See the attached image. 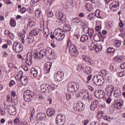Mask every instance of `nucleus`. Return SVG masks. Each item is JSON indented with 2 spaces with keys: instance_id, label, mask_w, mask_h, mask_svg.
<instances>
[{
  "instance_id": "nucleus-1",
  "label": "nucleus",
  "mask_w": 125,
  "mask_h": 125,
  "mask_svg": "<svg viewBox=\"0 0 125 125\" xmlns=\"http://www.w3.org/2000/svg\"><path fill=\"white\" fill-rule=\"evenodd\" d=\"M65 38V32L62 30L61 28L56 29L53 33V34L51 35V38L54 40L56 39L57 41L61 42V41H63Z\"/></svg>"
},
{
  "instance_id": "nucleus-2",
  "label": "nucleus",
  "mask_w": 125,
  "mask_h": 125,
  "mask_svg": "<svg viewBox=\"0 0 125 125\" xmlns=\"http://www.w3.org/2000/svg\"><path fill=\"white\" fill-rule=\"evenodd\" d=\"M15 79L17 83L20 82V83L23 85H26L28 82V78L25 76H23V72L22 71H20L18 72V74L15 76Z\"/></svg>"
},
{
  "instance_id": "nucleus-3",
  "label": "nucleus",
  "mask_w": 125,
  "mask_h": 125,
  "mask_svg": "<svg viewBox=\"0 0 125 125\" xmlns=\"http://www.w3.org/2000/svg\"><path fill=\"white\" fill-rule=\"evenodd\" d=\"M79 88H80V85L75 82H71L67 84V89L70 93H74L79 90Z\"/></svg>"
},
{
  "instance_id": "nucleus-4",
  "label": "nucleus",
  "mask_w": 125,
  "mask_h": 125,
  "mask_svg": "<svg viewBox=\"0 0 125 125\" xmlns=\"http://www.w3.org/2000/svg\"><path fill=\"white\" fill-rule=\"evenodd\" d=\"M23 98L26 102H31L34 99V92L30 90L25 91L23 93Z\"/></svg>"
},
{
  "instance_id": "nucleus-5",
  "label": "nucleus",
  "mask_w": 125,
  "mask_h": 125,
  "mask_svg": "<svg viewBox=\"0 0 125 125\" xmlns=\"http://www.w3.org/2000/svg\"><path fill=\"white\" fill-rule=\"evenodd\" d=\"M104 82H105L104 77L102 76H96L93 78V83L96 84V85H98L99 86L103 85Z\"/></svg>"
},
{
  "instance_id": "nucleus-6",
  "label": "nucleus",
  "mask_w": 125,
  "mask_h": 125,
  "mask_svg": "<svg viewBox=\"0 0 125 125\" xmlns=\"http://www.w3.org/2000/svg\"><path fill=\"white\" fill-rule=\"evenodd\" d=\"M69 53L72 57H77L79 54V52L77 50V47L75 44H71L69 46Z\"/></svg>"
},
{
  "instance_id": "nucleus-7",
  "label": "nucleus",
  "mask_w": 125,
  "mask_h": 125,
  "mask_svg": "<svg viewBox=\"0 0 125 125\" xmlns=\"http://www.w3.org/2000/svg\"><path fill=\"white\" fill-rule=\"evenodd\" d=\"M54 79L56 82H61L64 79V72L59 71L54 74Z\"/></svg>"
},
{
  "instance_id": "nucleus-8",
  "label": "nucleus",
  "mask_w": 125,
  "mask_h": 125,
  "mask_svg": "<svg viewBox=\"0 0 125 125\" xmlns=\"http://www.w3.org/2000/svg\"><path fill=\"white\" fill-rule=\"evenodd\" d=\"M12 47L14 51L17 53H19V52H21V51L23 50V46L19 42H14L13 44Z\"/></svg>"
},
{
  "instance_id": "nucleus-9",
  "label": "nucleus",
  "mask_w": 125,
  "mask_h": 125,
  "mask_svg": "<svg viewBox=\"0 0 125 125\" xmlns=\"http://www.w3.org/2000/svg\"><path fill=\"white\" fill-rule=\"evenodd\" d=\"M65 116L62 114H59L56 118V123L58 125H63L65 124Z\"/></svg>"
},
{
  "instance_id": "nucleus-10",
  "label": "nucleus",
  "mask_w": 125,
  "mask_h": 125,
  "mask_svg": "<svg viewBox=\"0 0 125 125\" xmlns=\"http://www.w3.org/2000/svg\"><path fill=\"white\" fill-rule=\"evenodd\" d=\"M74 109L76 111L81 112L84 109V104L82 102L78 101L74 104Z\"/></svg>"
},
{
  "instance_id": "nucleus-11",
  "label": "nucleus",
  "mask_w": 125,
  "mask_h": 125,
  "mask_svg": "<svg viewBox=\"0 0 125 125\" xmlns=\"http://www.w3.org/2000/svg\"><path fill=\"white\" fill-rule=\"evenodd\" d=\"M5 109H7V111L9 113L10 115H12V116H15L16 115V108H15V106L10 105H5Z\"/></svg>"
},
{
  "instance_id": "nucleus-12",
  "label": "nucleus",
  "mask_w": 125,
  "mask_h": 125,
  "mask_svg": "<svg viewBox=\"0 0 125 125\" xmlns=\"http://www.w3.org/2000/svg\"><path fill=\"white\" fill-rule=\"evenodd\" d=\"M124 105V101L121 99H118L114 101L113 106L115 109L120 110Z\"/></svg>"
},
{
  "instance_id": "nucleus-13",
  "label": "nucleus",
  "mask_w": 125,
  "mask_h": 125,
  "mask_svg": "<svg viewBox=\"0 0 125 125\" xmlns=\"http://www.w3.org/2000/svg\"><path fill=\"white\" fill-rule=\"evenodd\" d=\"M94 96L98 99H102L105 97L106 93L103 90L95 91L94 93Z\"/></svg>"
},
{
  "instance_id": "nucleus-14",
  "label": "nucleus",
  "mask_w": 125,
  "mask_h": 125,
  "mask_svg": "<svg viewBox=\"0 0 125 125\" xmlns=\"http://www.w3.org/2000/svg\"><path fill=\"white\" fill-rule=\"evenodd\" d=\"M33 54H34L33 52H32V53L28 52L27 54L25 62L28 66H31V65H32V62L33 61Z\"/></svg>"
},
{
  "instance_id": "nucleus-15",
  "label": "nucleus",
  "mask_w": 125,
  "mask_h": 125,
  "mask_svg": "<svg viewBox=\"0 0 125 125\" xmlns=\"http://www.w3.org/2000/svg\"><path fill=\"white\" fill-rule=\"evenodd\" d=\"M119 5H120V3H119V2L118 1L113 2L109 5L110 9L112 10V11H117V10L119 9Z\"/></svg>"
},
{
  "instance_id": "nucleus-16",
  "label": "nucleus",
  "mask_w": 125,
  "mask_h": 125,
  "mask_svg": "<svg viewBox=\"0 0 125 125\" xmlns=\"http://www.w3.org/2000/svg\"><path fill=\"white\" fill-rule=\"evenodd\" d=\"M56 16L58 19H59L60 22L62 23H65L66 20L64 19V15L62 12H57L56 13Z\"/></svg>"
},
{
  "instance_id": "nucleus-17",
  "label": "nucleus",
  "mask_w": 125,
  "mask_h": 125,
  "mask_svg": "<svg viewBox=\"0 0 125 125\" xmlns=\"http://www.w3.org/2000/svg\"><path fill=\"white\" fill-rule=\"evenodd\" d=\"M106 94L109 97L112 96L113 94V92L114 91V86L112 85H109L107 86L106 88Z\"/></svg>"
},
{
  "instance_id": "nucleus-18",
  "label": "nucleus",
  "mask_w": 125,
  "mask_h": 125,
  "mask_svg": "<svg viewBox=\"0 0 125 125\" xmlns=\"http://www.w3.org/2000/svg\"><path fill=\"white\" fill-rule=\"evenodd\" d=\"M50 88V85L49 84H43L41 86V89L42 92H44V93H46L48 92V89Z\"/></svg>"
},
{
  "instance_id": "nucleus-19",
  "label": "nucleus",
  "mask_w": 125,
  "mask_h": 125,
  "mask_svg": "<svg viewBox=\"0 0 125 125\" xmlns=\"http://www.w3.org/2000/svg\"><path fill=\"white\" fill-rule=\"evenodd\" d=\"M39 53H40V55H41L42 58L44 57V56H48V55H52V53H49L48 52V50L46 49H43L42 50H41Z\"/></svg>"
},
{
  "instance_id": "nucleus-20",
  "label": "nucleus",
  "mask_w": 125,
  "mask_h": 125,
  "mask_svg": "<svg viewBox=\"0 0 125 125\" xmlns=\"http://www.w3.org/2000/svg\"><path fill=\"white\" fill-rule=\"evenodd\" d=\"M98 106V100H96L91 103L90 109L91 111H94Z\"/></svg>"
},
{
  "instance_id": "nucleus-21",
  "label": "nucleus",
  "mask_w": 125,
  "mask_h": 125,
  "mask_svg": "<svg viewBox=\"0 0 125 125\" xmlns=\"http://www.w3.org/2000/svg\"><path fill=\"white\" fill-rule=\"evenodd\" d=\"M43 35L44 40L47 41L48 39V36H49V30L48 28L45 27L43 30Z\"/></svg>"
},
{
  "instance_id": "nucleus-22",
  "label": "nucleus",
  "mask_w": 125,
  "mask_h": 125,
  "mask_svg": "<svg viewBox=\"0 0 125 125\" xmlns=\"http://www.w3.org/2000/svg\"><path fill=\"white\" fill-rule=\"evenodd\" d=\"M89 92L88 90L86 89H82L79 92V96L80 97H85Z\"/></svg>"
},
{
  "instance_id": "nucleus-23",
  "label": "nucleus",
  "mask_w": 125,
  "mask_h": 125,
  "mask_svg": "<svg viewBox=\"0 0 125 125\" xmlns=\"http://www.w3.org/2000/svg\"><path fill=\"white\" fill-rule=\"evenodd\" d=\"M51 68V63L50 62H46L45 63V66L44 67V71L46 74L49 73L50 71V68Z\"/></svg>"
},
{
  "instance_id": "nucleus-24",
  "label": "nucleus",
  "mask_w": 125,
  "mask_h": 125,
  "mask_svg": "<svg viewBox=\"0 0 125 125\" xmlns=\"http://www.w3.org/2000/svg\"><path fill=\"white\" fill-rule=\"evenodd\" d=\"M122 95V92L119 88H117L114 91V96L115 98H120Z\"/></svg>"
},
{
  "instance_id": "nucleus-25",
  "label": "nucleus",
  "mask_w": 125,
  "mask_h": 125,
  "mask_svg": "<svg viewBox=\"0 0 125 125\" xmlns=\"http://www.w3.org/2000/svg\"><path fill=\"white\" fill-rule=\"evenodd\" d=\"M45 117L46 115L43 113H38L37 115V120L38 121H42L45 120Z\"/></svg>"
},
{
  "instance_id": "nucleus-26",
  "label": "nucleus",
  "mask_w": 125,
  "mask_h": 125,
  "mask_svg": "<svg viewBox=\"0 0 125 125\" xmlns=\"http://www.w3.org/2000/svg\"><path fill=\"white\" fill-rule=\"evenodd\" d=\"M83 99L85 100L86 101H87L88 100V102H90V101L93 100V96H92L91 94L89 92L85 97H83Z\"/></svg>"
},
{
  "instance_id": "nucleus-27",
  "label": "nucleus",
  "mask_w": 125,
  "mask_h": 125,
  "mask_svg": "<svg viewBox=\"0 0 125 125\" xmlns=\"http://www.w3.org/2000/svg\"><path fill=\"white\" fill-rule=\"evenodd\" d=\"M47 115L48 117H52V116H54V115H55V110H54V108H48L47 110Z\"/></svg>"
},
{
  "instance_id": "nucleus-28",
  "label": "nucleus",
  "mask_w": 125,
  "mask_h": 125,
  "mask_svg": "<svg viewBox=\"0 0 125 125\" xmlns=\"http://www.w3.org/2000/svg\"><path fill=\"white\" fill-rule=\"evenodd\" d=\"M113 61L115 63H123V62H125V59L122 57L116 56L114 58Z\"/></svg>"
},
{
  "instance_id": "nucleus-29",
  "label": "nucleus",
  "mask_w": 125,
  "mask_h": 125,
  "mask_svg": "<svg viewBox=\"0 0 125 125\" xmlns=\"http://www.w3.org/2000/svg\"><path fill=\"white\" fill-rule=\"evenodd\" d=\"M33 56L35 60H40V59H42V57L40 53H38L37 51L35 52L33 54Z\"/></svg>"
},
{
  "instance_id": "nucleus-30",
  "label": "nucleus",
  "mask_w": 125,
  "mask_h": 125,
  "mask_svg": "<svg viewBox=\"0 0 125 125\" xmlns=\"http://www.w3.org/2000/svg\"><path fill=\"white\" fill-rule=\"evenodd\" d=\"M95 15L97 18L99 19H103V16H102V13L100 12V10H97L95 12Z\"/></svg>"
},
{
  "instance_id": "nucleus-31",
  "label": "nucleus",
  "mask_w": 125,
  "mask_h": 125,
  "mask_svg": "<svg viewBox=\"0 0 125 125\" xmlns=\"http://www.w3.org/2000/svg\"><path fill=\"white\" fill-rule=\"evenodd\" d=\"M30 73L32 76H33L34 78H35V77L38 76V70L35 68V67H32L31 68Z\"/></svg>"
},
{
  "instance_id": "nucleus-32",
  "label": "nucleus",
  "mask_w": 125,
  "mask_h": 125,
  "mask_svg": "<svg viewBox=\"0 0 125 125\" xmlns=\"http://www.w3.org/2000/svg\"><path fill=\"white\" fill-rule=\"evenodd\" d=\"M40 29L36 28L35 30H33L29 33L30 36H37V35L40 33Z\"/></svg>"
},
{
  "instance_id": "nucleus-33",
  "label": "nucleus",
  "mask_w": 125,
  "mask_h": 125,
  "mask_svg": "<svg viewBox=\"0 0 125 125\" xmlns=\"http://www.w3.org/2000/svg\"><path fill=\"white\" fill-rule=\"evenodd\" d=\"M81 58L83 60H84L86 61V62H88L89 63H91V59H90V58L88 56H85L84 55H82Z\"/></svg>"
},
{
  "instance_id": "nucleus-34",
  "label": "nucleus",
  "mask_w": 125,
  "mask_h": 125,
  "mask_svg": "<svg viewBox=\"0 0 125 125\" xmlns=\"http://www.w3.org/2000/svg\"><path fill=\"white\" fill-rule=\"evenodd\" d=\"M85 7L89 12H91L92 11V5L89 3H87L85 5Z\"/></svg>"
},
{
  "instance_id": "nucleus-35",
  "label": "nucleus",
  "mask_w": 125,
  "mask_h": 125,
  "mask_svg": "<svg viewBox=\"0 0 125 125\" xmlns=\"http://www.w3.org/2000/svg\"><path fill=\"white\" fill-rule=\"evenodd\" d=\"M86 41H88V36L86 35H83L81 37V42H86Z\"/></svg>"
},
{
  "instance_id": "nucleus-36",
  "label": "nucleus",
  "mask_w": 125,
  "mask_h": 125,
  "mask_svg": "<svg viewBox=\"0 0 125 125\" xmlns=\"http://www.w3.org/2000/svg\"><path fill=\"white\" fill-rule=\"evenodd\" d=\"M63 29L65 30V31H71V26H70V24L65 23L63 26Z\"/></svg>"
},
{
  "instance_id": "nucleus-37",
  "label": "nucleus",
  "mask_w": 125,
  "mask_h": 125,
  "mask_svg": "<svg viewBox=\"0 0 125 125\" xmlns=\"http://www.w3.org/2000/svg\"><path fill=\"white\" fill-rule=\"evenodd\" d=\"M80 22H81V21L79 19V18H75L72 20V22L75 25H79L80 24Z\"/></svg>"
},
{
  "instance_id": "nucleus-38",
  "label": "nucleus",
  "mask_w": 125,
  "mask_h": 125,
  "mask_svg": "<svg viewBox=\"0 0 125 125\" xmlns=\"http://www.w3.org/2000/svg\"><path fill=\"white\" fill-rule=\"evenodd\" d=\"M102 50V45L100 44H98L96 45L94 50H96V52Z\"/></svg>"
},
{
  "instance_id": "nucleus-39",
  "label": "nucleus",
  "mask_w": 125,
  "mask_h": 125,
  "mask_svg": "<svg viewBox=\"0 0 125 125\" xmlns=\"http://www.w3.org/2000/svg\"><path fill=\"white\" fill-rule=\"evenodd\" d=\"M87 19L90 21H92L94 19V15H93V13H90L87 16Z\"/></svg>"
},
{
  "instance_id": "nucleus-40",
  "label": "nucleus",
  "mask_w": 125,
  "mask_h": 125,
  "mask_svg": "<svg viewBox=\"0 0 125 125\" xmlns=\"http://www.w3.org/2000/svg\"><path fill=\"white\" fill-rule=\"evenodd\" d=\"M35 13L36 16L38 18H40L42 14L41 10L39 9H36L35 11Z\"/></svg>"
},
{
  "instance_id": "nucleus-41",
  "label": "nucleus",
  "mask_w": 125,
  "mask_h": 125,
  "mask_svg": "<svg viewBox=\"0 0 125 125\" xmlns=\"http://www.w3.org/2000/svg\"><path fill=\"white\" fill-rule=\"evenodd\" d=\"M91 72V69L90 68V67L89 66H86L84 69V73L85 74H90V72Z\"/></svg>"
},
{
  "instance_id": "nucleus-42",
  "label": "nucleus",
  "mask_w": 125,
  "mask_h": 125,
  "mask_svg": "<svg viewBox=\"0 0 125 125\" xmlns=\"http://www.w3.org/2000/svg\"><path fill=\"white\" fill-rule=\"evenodd\" d=\"M104 78L105 79V81H106L107 82H111V80H112V78L108 74H106L104 75Z\"/></svg>"
},
{
  "instance_id": "nucleus-43",
  "label": "nucleus",
  "mask_w": 125,
  "mask_h": 125,
  "mask_svg": "<svg viewBox=\"0 0 125 125\" xmlns=\"http://www.w3.org/2000/svg\"><path fill=\"white\" fill-rule=\"evenodd\" d=\"M10 25L11 27H15L16 26V21L14 19H12L10 21Z\"/></svg>"
},
{
  "instance_id": "nucleus-44",
  "label": "nucleus",
  "mask_w": 125,
  "mask_h": 125,
  "mask_svg": "<svg viewBox=\"0 0 125 125\" xmlns=\"http://www.w3.org/2000/svg\"><path fill=\"white\" fill-rule=\"evenodd\" d=\"M122 44V42L120 41H116L114 42V46L115 47H120Z\"/></svg>"
},
{
  "instance_id": "nucleus-45",
  "label": "nucleus",
  "mask_w": 125,
  "mask_h": 125,
  "mask_svg": "<svg viewBox=\"0 0 125 125\" xmlns=\"http://www.w3.org/2000/svg\"><path fill=\"white\" fill-rule=\"evenodd\" d=\"M84 69L83 64H79L77 66V70H78L79 72H83V70Z\"/></svg>"
},
{
  "instance_id": "nucleus-46",
  "label": "nucleus",
  "mask_w": 125,
  "mask_h": 125,
  "mask_svg": "<svg viewBox=\"0 0 125 125\" xmlns=\"http://www.w3.org/2000/svg\"><path fill=\"white\" fill-rule=\"evenodd\" d=\"M34 25L35 22H34V21H33L32 20H29L27 26H28V27H30V28H32L33 26H34Z\"/></svg>"
},
{
  "instance_id": "nucleus-47",
  "label": "nucleus",
  "mask_w": 125,
  "mask_h": 125,
  "mask_svg": "<svg viewBox=\"0 0 125 125\" xmlns=\"http://www.w3.org/2000/svg\"><path fill=\"white\" fill-rule=\"evenodd\" d=\"M93 39L95 42H99L100 41V37L98 34H95L93 36Z\"/></svg>"
},
{
  "instance_id": "nucleus-48",
  "label": "nucleus",
  "mask_w": 125,
  "mask_h": 125,
  "mask_svg": "<svg viewBox=\"0 0 125 125\" xmlns=\"http://www.w3.org/2000/svg\"><path fill=\"white\" fill-rule=\"evenodd\" d=\"M97 44V42H92L91 43V45H90V47H91V49H92V50H94L95 47H96V45Z\"/></svg>"
},
{
  "instance_id": "nucleus-49",
  "label": "nucleus",
  "mask_w": 125,
  "mask_h": 125,
  "mask_svg": "<svg viewBox=\"0 0 125 125\" xmlns=\"http://www.w3.org/2000/svg\"><path fill=\"white\" fill-rule=\"evenodd\" d=\"M89 30V29L88 28V27H87L86 25H83V32H84V33H87Z\"/></svg>"
},
{
  "instance_id": "nucleus-50",
  "label": "nucleus",
  "mask_w": 125,
  "mask_h": 125,
  "mask_svg": "<svg viewBox=\"0 0 125 125\" xmlns=\"http://www.w3.org/2000/svg\"><path fill=\"white\" fill-rule=\"evenodd\" d=\"M106 52L107 53H113V52H115V49L109 47L106 50Z\"/></svg>"
},
{
  "instance_id": "nucleus-51",
  "label": "nucleus",
  "mask_w": 125,
  "mask_h": 125,
  "mask_svg": "<svg viewBox=\"0 0 125 125\" xmlns=\"http://www.w3.org/2000/svg\"><path fill=\"white\" fill-rule=\"evenodd\" d=\"M87 33H88L90 38H92L94 31H93V30H89V31Z\"/></svg>"
},
{
  "instance_id": "nucleus-52",
  "label": "nucleus",
  "mask_w": 125,
  "mask_h": 125,
  "mask_svg": "<svg viewBox=\"0 0 125 125\" xmlns=\"http://www.w3.org/2000/svg\"><path fill=\"white\" fill-rule=\"evenodd\" d=\"M104 121H107V122H111V121H112V118L109 116H104Z\"/></svg>"
},
{
  "instance_id": "nucleus-53",
  "label": "nucleus",
  "mask_w": 125,
  "mask_h": 125,
  "mask_svg": "<svg viewBox=\"0 0 125 125\" xmlns=\"http://www.w3.org/2000/svg\"><path fill=\"white\" fill-rule=\"evenodd\" d=\"M14 124L15 125H20V123L19 121V119L16 118L14 121Z\"/></svg>"
},
{
  "instance_id": "nucleus-54",
  "label": "nucleus",
  "mask_w": 125,
  "mask_h": 125,
  "mask_svg": "<svg viewBox=\"0 0 125 125\" xmlns=\"http://www.w3.org/2000/svg\"><path fill=\"white\" fill-rule=\"evenodd\" d=\"M0 113L1 116H5V114H6V112L5 111V107L0 109Z\"/></svg>"
},
{
  "instance_id": "nucleus-55",
  "label": "nucleus",
  "mask_w": 125,
  "mask_h": 125,
  "mask_svg": "<svg viewBox=\"0 0 125 125\" xmlns=\"http://www.w3.org/2000/svg\"><path fill=\"white\" fill-rule=\"evenodd\" d=\"M65 2L70 5H73V4L74 3V0H66Z\"/></svg>"
},
{
  "instance_id": "nucleus-56",
  "label": "nucleus",
  "mask_w": 125,
  "mask_h": 125,
  "mask_svg": "<svg viewBox=\"0 0 125 125\" xmlns=\"http://www.w3.org/2000/svg\"><path fill=\"white\" fill-rule=\"evenodd\" d=\"M20 11L21 13H25V12L27 11V9L26 8V7H23L20 10Z\"/></svg>"
},
{
  "instance_id": "nucleus-57",
  "label": "nucleus",
  "mask_w": 125,
  "mask_h": 125,
  "mask_svg": "<svg viewBox=\"0 0 125 125\" xmlns=\"http://www.w3.org/2000/svg\"><path fill=\"white\" fill-rule=\"evenodd\" d=\"M8 36L9 37V38L12 39V40H14V39L15 38V35L11 32H10V33L9 34V35Z\"/></svg>"
},
{
  "instance_id": "nucleus-58",
  "label": "nucleus",
  "mask_w": 125,
  "mask_h": 125,
  "mask_svg": "<svg viewBox=\"0 0 125 125\" xmlns=\"http://www.w3.org/2000/svg\"><path fill=\"white\" fill-rule=\"evenodd\" d=\"M27 12H28V13H29V14H32V13H34V10L33 9H32V8L31 7H28L27 8Z\"/></svg>"
},
{
  "instance_id": "nucleus-59",
  "label": "nucleus",
  "mask_w": 125,
  "mask_h": 125,
  "mask_svg": "<svg viewBox=\"0 0 125 125\" xmlns=\"http://www.w3.org/2000/svg\"><path fill=\"white\" fill-rule=\"evenodd\" d=\"M91 78H92V75H89L88 77H87V81H86V83H89V81L91 80Z\"/></svg>"
},
{
  "instance_id": "nucleus-60",
  "label": "nucleus",
  "mask_w": 125,
  "mask_h": 125,
  "mask_svg": "<svg viewBox=\"0 0 125 125\" xmlns=\"http://www.w3.org/2000/svg\"><path fill=\"white\" fill-rule=\"evenodd\" d=\"M14 84H15V81L14 80H11L9 83V85L10 87H11V86H13Z\"/></svg>"
},
{
  "instance_id": "nucleus-61",
  "label": "nucleus",
  "mask_w": 125,
  "mask_h": 125,
  "mask_svg": "<svg viewBox=\"0 0 125 125\" xmlns=\"http://www.w3.org/2000/svg\"><path fill=\"white\" fill-rule=\"evenodd\" d=\"M47 16L48 17H53V12L52 11H49L47 13Z\"/></svg>"
},
{
  "instance_id": "nucleus-62",
  "label": "nucleus",
  "mask_w": 125,
  "mask_h": 125,
  "mask_svg": "<svg viewBox=\"0 0 125 125\" xmlns=\"http://www.w3.org/2000/svg\"><path fill=\"white\" fill-rule=\"evenodd\" d=\"M31 116H34V114H36V110H35V108H32L31 109Z\"/></svg>"
},
{
  "instance_id": "nucleus-63",
  "label": "nucleus",
  "mask_w": 125,
  "mask_h": 125,
  "mask_svg": "<svg viewBox=\"0 0 125 125\" xmlns=\"http://www.w3.org/2000/svg\"><path fill=\"white\" fill-rule=\"evenodd\" d=\"M98 116L99 118H102V117H103V111H99L98 112Z\"/></svg>"
},
{
  "instance_id": "nucleus-64",
  "label": "nucleus",
  "mask_w": 125,
  "mask_h": 125,
  "mask_svg": "<svg viewBox=\"0 0 125 125\" xmlns=\"http://www.w3.org/2000/svg\"><path fill=\"white\" fill-rule=\"evenodd\" d=\"M121 69H125V62L120 64Z\"/></svg>"
}]
</instances>
